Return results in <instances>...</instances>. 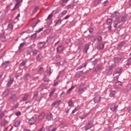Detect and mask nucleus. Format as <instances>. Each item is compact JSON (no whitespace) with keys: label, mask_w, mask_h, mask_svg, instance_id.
Segmentation results:
<instances>
[{"label":"nucleus","mask_w":131,"mask_h":131,"mask_svg":"<svg viewBox=\"0 0 131 131\" xmlns=\"http://www.w3.org/2000/svg\"><path fill=\"white\" fill-rule=\"evenodd\" d=\"M125 18L124 17H119V13L118 12L116 11L113 14L112 16V19H108L106 21L107 24H110L112 21H115V23L114 24V27L115 28H116L117 27V26L118 24H121V23H124L125 22Z\"/></svg>","instance_id":"obj_1"},{"label":"nucleus","mask_w":131,"mask_h":131,"mask_svg":"<svg viewBox=\"0 0 131 131\" xmlns=\"http://www.w3.org/2000/svg\"><path fill=\"white\" fill-rule=\"evenodd\" d=\"M86 86L83 85H81L77 87L75 90V92H76L77 94H79V95H81V94L84 93V91H86Z\"/></svg>","instance_id":"obj_2"},{"label":"nucleus","mask_w":131,"mask_h":131,"mask_svg":"<svg viewBox=\"0 0 131 131\" xmlns=\"http://www.w3.org/2000/svg\"><path fill=\"white\" fill-rule=\"evenodd\" d=\"M25 46H26V42H24L20 44L19 46L18 47V53H22V52L24 51V48L23 47Z\"/></svg>","instance_id":"obj_3"},{"label":"nucleus","mask_w":131,"mask_h":131,"mask_svg":"<svg viewBox=\"0 0 131 131\" xmlns=\"http://www.w3.org/2000/svg\"><path fill=\"white\" fill-rule=\"evenodd\" d=\"M36 121V119H35L34 117H32L29 120V124L30 125H33V124H34L35 123Z\"/></svg>","instance_id":"obj_4"},{"label":"nucleus","mask_w":131,"mask_h":131,"mask_svg":"<svg viewBox=\"0 0 131 131\" xmlns=\"http://www.w3.org/2000/svg\"><path fill=\"white\" fill-rule=\"evenodd\" d=\"M113 69V67H110V68L106 70L105 74L106 75H110L111 73H112V70Z\"/></svg>","instance_id":"obj_5"},{"label":"nucleus","mask_w":131,"mask_h":131,"mask_svg":"<svg viewBox=\"0 0 131 131\" xmlns=\"http://www.w3.org/2000/svg\"><path fill=\"white\" fill-rule=\"evenodd\" d=\"M126 44V42H125V41L120 42L118 46V49L121 50V48H122V47H124V46H125Z\"/></svg>","instance_id":"obj_6"},{"label":"nucleus","mask_w":131,"mask_h":131,"mask_svg":"<svg viewBox=\"0 0 131 131\" xmlns=\"http://www.w3.org/2000/svg\"><path fill=\"white\" fill-rule=\"evenodd\" d=\"M101 101V96L99 95L96 96L94 99V103H99Z\"/></svg>","instance_id":"obj_7"},{"label":"nucleus","mask_w":131,"mask_h":131,"mask_svg":"<svg viewBox=\"0 0 131 131\" xmlns=\"http://www.w3.org/2000/svg\"><path fill=\"white\" fill-rule=\"evenodd\" d=\"M90 115V113H84L81 116H79V118L80 119H84L86 116H89Z\"/></svg>","instance_id":"obj_8"},{"label":"nucleus","mask_w":131,"mask_h":131,"mask_svg":"<svg viewBox=\"0 0 131 131\" xmlns=\"http://www.w3.org/2000/svg\"><path fill=\"white\" fill-rule=\"evenodd\" d=\"M60 103H61V100H56L52 104V106L53 107H55V106H59V105H60Z\"/></svg>","instance_id":"obj_9"},{"label":"nucleus","mask_w":131,"mask_h":131,"mask_svg":"<svg viewBox=\"0 0 131 131\" xmlns=\"http://www.w3.org/2000/svg\"><path fill=\"white\" fill-rule=\"evenodd\" d=\"M63 50H64V47L62 46H60L59 47H57V53H62Z\"/></svg>","instance_id":"obj_10"},{"label":"nucleus","mask_w":131,"mask_h":131,"mask_svg":"<svg viewBox=\"0 0 131 131\" xmlns=\"http://www.w3.org/2000/svg\"><path fill=\"white\" fill-rule=\"evenodd\" d=\"M93 126V124L92 123H89L85 126V130H88V129H90Z\"/></svg>","instance_id":"obj_11"},{"label":"nucleus","mask_w":131,"mask_h":131,"mask_svg":"<svg viewBox=\"0 0 131 131\" xmlns=\"http://www.w3.org/2000/svg\"><path fill=\"white\" fill-rule=\"evenodd\" d=\"M89 49H90V45L89 44H87L85 46L83 52V53H88V51L89 50Z\"/></svg>","instance_id":"obj_12"},{"label":"nucleus","mask_w":131,"mask_h":131,"mask_svg":"<svg viewBox=\"0 0 131 131\" xmlns=\"http://www.w3.org/2000/svg\"><path fill=\"white\" fill-rule=\"evenodd\" d=\"M102 65L99 64L96 67L94 71H95L96 72H98V71H99V70H102Z\"/></svg>","instance_id":"obj_13"},{"label":"nucleus","mask_w":131,"mask_h":131,"mask_svg":"<svg viewBox=\"0 0 131 131\" xmlns=\"http://www.w3.org/2000/svg\"><path fill=\"white\" fill-rule=\"evenodd\" d=\"M8 123H9V122L8 121H7L6 120H3L1 121V124H2V126H6V125L8 124Z\"/></svg>","instance_id":"obj_14"},{"label":"nucleus","mask_w":131,"mask_h":131,"mask_svg":"<svg viewBox=\"0 0 131 131\" xmlns=\"http://www.w3.org/2000/svg\"><path fill=\"white\" fill-rule=\"evenodd\" d=\"M45 47V43L42 42H40L38 44L37 48L38 49H41Z\"/></svg>","instance_id":"obj_15"},{"label":"nucleus","mask_w":131,"mask_h":131,"mask_svg":"<svg viewBox=\"0 0 131 131\" xmlns=\"http://www.w3.org/2000/svg\"><path fill=\"white\" fill-rule=\"evenodd\" d=\"M117 93V92L116 91H113L112 92H111L110 93V97H111V98H113V97H114V96H115V95H116V93Z\"/></svg>","instance_id":"obj_16"},{"label":"nucleus","mask_w":131,"mask_h":131,"mask_svg":"<svg viewBox=\"0 0 131 131\" xmlns=\"http://www.w3.org/2000/svg\"><path fill=\"white\" fill-rule=\"evenodd\" d=\"M45 113H41L39 116H38V119L39 120H41L43 119V118L45 117Z\"/></svg>","instance_id":"obj_17"},{"label":"nucleus","mask_w":131,"mask_h":131,"mask_svg":"<svg viewBox=\"0 0 131 131\" xmlns=\"http://www.w3.org/2000/svg\"><path fill=\"white\" fill-rule=\"evenodd\" d=\"M13 81H14V78H10L9 81H8V82L7 84V86H10V85H11V84L13 83Z\"/></svg>","instance_id":"obj_18"},{"label":"nucleus","mask_w":131,"mask_h":131,"mask_svg":"<svg viewBox=\"0 0 131 131\" xmlns=\"http://www.w3.org/2000/svg\"><path fill=\"white\" fill-rule=\"evenodd\" d=\"M47 120H52L53 119V115L52 114H49L47 116Z\"/></svg>","instance_id":"obj_19"},{"label":"nucleus","mask_w":131,"mask_h":131,"mask_svg":"<svg viewBox=\"0 0 131 131\" xmlns=\"http://www.w3.org/2000/svg\"><path fill=\"white\" fill-rule=\"evenodd\" d=\"M9 90H5V91L2 94V97H7V96L9 95Z\"/></svg>","instance_id":"obj_20"},{"label":"nucleus","mask_w":131,"mask_h":131,"mask_svg":"<svg viewBox=\"0 0 131 131\" xmlns=\"http://www.w3.org/2000/svg\"><path fill=\"white\" fill-rule=\"evenodd\" d=\"M122 86V83L120 82H117L116 83V88L117 89H119V88H121Z\"/></svg>","instance_id":"obj_21"},{"label":"nucleus","mask_w":131,"mask_h":131,"mask_svg":"<svg viewBox=\"0 0 131 131\" xmlns=\"http://www.w3.org/2000/svg\"><path fill=\"white\" fill-rule=\"evenodd\" d=\"M20 123H21V121H20V120L16 121L14 123V126L15 127H18V126L20 125Z\"/></svg>","instance_id":"obj_22"},{"label":"nucleus","mask_w":131,"mask_h":131,"mask_svg":"<svg viewBox=\"0 0 131 131\" xmlns=\"http://www.w3.org/2000/svg\"><path fill=\"white\" fill-rule=\"evenodd\" d=\"M62 21H63V19L61 18L58 19L57 22L56 23L55 26H56V25H60V24L62 23Z\"/></svg>","instance_id":"obj_23"},{"label":"nucleus","mask_w":131,"mask_h":131,"mask_svg":"<svg viewBox=\"0 0 131 131\" xmlns=\"http://www.w3.org/2000/svg\"><path fill=\"white\" fill-rule=\"evenodd\" d=\"M73 89H74V86H72V87L70 89L67 90L66 92V95H68V94H70V93L72 92V90H73Z\"/></svg>","instance_id":"obj_24"},{"label":"nucleus","mask_w":131,"mask_h":131,"mask_svg":"<svg viewBox=\"0 0 131 131\" xmlns=\"http://www.w3.org/2000/svg\"><path fill=\"white\" fill-rule=\"evenodd\" d=\"M121 58L119 57H116L114 59V61L115 63H119V62H121Z\"/></svg>","instance_id":"obj_25"},{"label":"nucleus","mask_w":131,"mask_h":131,"mask_svg":"<svg viewBox=\"0 0 131 131\" xmlns=\"http://www.w3.org/2000/svg\"><path fill=\"white\" fill-rule=\"evenodd\" d=\"M41 59H42V55L41 54H39L36 57L37 61H40Z\"/></svg>","instance_id":"obj_26"},{"label":"nucleus","mask_w":131,"mask_h":131,"mask_svg":"<svg viewBox=\"0 0 131 131\" xmlns=\"http://www.w3.org/2000/svg\"><path fill=\"white\" fill-rule=\"evenodd\" d=\"M28 97H29V95H28V94L25 95L24 97L23 98V100L26 101V99H28Z\"/></svg>","instance_id":"obj_27"},{"label":"nucleus","mask_w":131,"mask_h":131,"mask_svg":"<svg viewBox=\"0 0 131 131\" xmlns=\"http://www.w3.org/2000/svg\"><path fill=\"white\" fill-rule=\"evenodd\" d=\"M38 22H39V21H37L34 22V23L32 24V27L33 28H34V27H35V26H36V25H37V23H38Z\"/></svg>","instance_id":"obj_28"},{"label":"nucleus","mask_w":131,"mask_h":131,"mask_svg":"<svg viewBox=\"0 0 131 131\" xmlns=\"http://www.w3.org/2000/svg\"><path fill=\"white\" fill-rule=\"evenodd\" d=\"M20 5V2H18L15 6L13 10H17L19 8V6Z\"/></svg>","instance_id":"obj_29"},{"label":"nucleus","mask_w":131,"mask_h":131,"mask_svg":"<svg viewBox=\"0 0 131 131\" xmlns=\"http://www.w3.org/2000/svg\"><path fill=\"white\" fill-rule=\"evenodd\" d=\"M8 29H9V30H12V29H13V25L12 24H9L8 25Z\"/></svg>","instance_id":"obj_30"},{"label":"nucleus","mask_w":131,"mask_h":131,"mask_svg":"<svg viewBox=\"0 0 131 131\" xmlns=\"http://www.w3.org/2000/svg\"><path fill=\"white\" fill-rule=\"evenodd\" d=\"M56 91L55 89H52L51 90V92L50 93L49 96L50 97H52V96H53L54 95V93H55V91Z\"/></svg>","instance_id":"obj_31"},{"label":"nucleus","mask_w":131,"mask_h":131,"mask_svg":"<svg viewBox=\"0 0 131 131\" xmlns=\"http://www.w3.org/2000/svg\"><path fill=\"white\" fill-rule=\"evenodd\" d=\"M66 95H67V94H66V93L65 92H62L61 93L60 97V98H64V97H65L66 96Z\"/></svg>","instance_id":"obj_32"},{"label":"nucleus","mask_w":131,"mask_h":131,"mask_svg":"<svg viewBox=\"0 0 131 131\" xmlns=\"http://www.w3.org/2000/svg\"><path fill=\"white\" fill-rule=\"evenodd\" d=\"M122 71V69L121 68H118L116 70L117 73H120Z\"/></svg>","instance_id":"obj_33"},{"label":"nucleus","mask_w":131,"mask_h":131,"mask_svg":"<svg viewBox=\"0 0 131 131\" xmlns=\"http://www.w3.org/2000/svg\"><path fill=\"white\" fill-rule=\"evenodd\" d=\"M86 62L82 64L81 66L79 67V69H81L82 68H83V67H85V66H86Z\"/></svg>","instance_id":"obj_34"},{"label":"nucleus","mask_w":131,"mask_h":131,"mask_svg":"<svg viewBox=\"0 0 131 131\" xmlns=\"http://www.w3.org/2000/svg\"><path fill=\"white\" fill-rule=\"evenodd\" d=\"M74 104V101L73 100H70L68 102L69 106H72Z\"/></svg>","instance_id":"obj_35"},{"label":"nucleus","mask_w":131,"mask_h":131,"mask_svg":"<svg viewBox=\"0 0 131 131\" xmlns=\"http://www.w3.org/2000/svg\"><path fill=\"white\" fill-rule=\"evenodd\" d=\"M6 17V13H3L1 16V19L0 20L2 21L3 20V18H5Z\"/></svg>","instance_id":"obj_36"},{"label":"nucleus","mask_w":131,"mask_h":131,"mask_svg":"<svg viewBox=\"0 0 131 131\" xmlns=\"http://www.w3.org/2000/svg\"><path fill=\"white\" fill-rule=\"evenodd\" d=\"M38 53V51L37 50H34L33 51V56H36Z\"/></svg>","instance_id":"obj_37"},{"label":"nucleus","mask_w":131,"mask_h":131,"mask_svg":"<svg viewBox=\"0 0 131 131\" xmlns=\"http://www.w3.org/2000/svg\"><path fill=\"white\" fill-rule=\"evenodd\" d=\"M107 5H108V0H106L103 3H102V6L103 7H106V6H107Z\"/></svg>","instance_id":"obj_38"},{"label":"nucleus","mask_w":131,"mask_h":131,"mask_svg":"<svg viewBox=\"0 0 131 131\" xmlns=\"http://www.w3.org/2000/svg\"><path fill=\"white\" fill-rule=\"evenodd\" d=\"M103 40V38H102V36H98L97 37V40L98 41L101 42Z\"/></svg>","instance_id":"obj_39"},{"label":"nucleus","mask_w":131,"mask_h":131,"mask_svg":"<svg viewBox=\"0 0 131 131\" xmlns=\"http://www.w3.org/2000/svg\"><path fill=\"white\" fill-rule=\"evenodd\" d=\"M110 109L112 111H115L117 109V106H115L114 107H111Z\"/></svg>","instance_id":"obj_40"},{"label":"nucleus","mask_w":131,"mask_h":131,"mask_svg":"<svg viewBox=\"0 0 131 131\" xmlns=\"http://www.w3.org/2000/svg\"><path fill=\"white\" fill-rule=\"evenodd\" d=\"M30 78V75L27 74L25 77V79L27 80V79H29Z\"/></svg>","instance_id":"obj_41"},{"label":"nucleus","mask_w":131,"mask_h":131,"mask_svg":"<svg viewBox=\"0 0 131 131\" xmlns=\"http://www.w3.org/2000/svg\"><path fill=\"white\" fill-rule=\"evenodd\" d=\"M78 108L77 107H76L72 112V114H74L75 112H76V111H78Z\"/></svg>","instance_id":"obj_42"},{"label":"nucleus","mask_w":131,"mask_h":131,"mask_svg":"<svg viewBox=\"0 0 131 131\" xmlns=\"http://www.w3.org/2000/svg\"><path fill=\"white\" fill-rule=\"evenodd\" d=\"M97 63H98V60H95L92 62V65H93V66H95V65H96Z\"/></svg>","instance_id":"obj_43"},{"label":"nucleus","mask_w":131,"mask_h":131,"mask_svg":"<svg viewBox=\"0 0 131 131\" xmlns=\"http://www.w3.org/2000/svg\"><path fill=\"white\" fill-rule=\"evenodd\" d=\"M43 71V68H40L39 70L38 71V72L39 73H41Z\"/></svg>","instance_id":"obj_44"},{"label":"nucleus","mask_w":131,"mask_h":131,"mask_svg":"<svg viewBox=\"0 0 131 131\" xmlns=\"http://www.w3.org/2000/svg\"><path fill=\"white\" fill-rule=\"evenodd\" d=\"M1 40L2 41H6V40H7V38H6V37H1Z\"/></svg>","instance_id":"obj_45"},{"label":"nucleus","mask_w":131,"mask_h":131,"mask_svg":"<svg viewBox=\"0 0 131 131\" xmlns=\"http://www.w3.org/2000/svg\"><path fill=\"white\" fill-rule=\"evenodd\" d=\"M15 115H16V116H20V115H21V112H17L15 113Z\"/></svg>","instance_id":"obj_46"},{"label":"nucleus","mask_w":131,"mask_h":131,"mask_svg":"<svg viewBox=\"0 0 131 131\" xmlns=\"http://www.w3.org/2000/svg\"><path fill=\"white\" fill-rule=\"evenodd\" d=\"M5 116V114L4 113H2L0 114V119H2Z\"/></svg>","instance_id":"obj_47"},{"label":"nucleus","mask_w":131,"mask_h":131,"mask_svg":"<svg viewBox=\"0 0 131 131\" xmlns=\"http://www.w3.org/2000/svg\"><path fill=\"white\" fill-rule=\"evenodd\" d=\"M62 15H66L67 14V10H64L61 12Z\"/></svg>","instance_id":"obj_48"},{"label":"nucleus","mask_w":131,"mask_h":131,"mask_svg":"<svg viewBox=\"0 0 131 131\" xmlns=\"http://www.w3.org/2000/svg\"><path fill=\"white\" fill-rule=\"evenodd\" d=\"M52 17H53V14H51L48 15L47 19H48V20H50V19H51Z\"/></svg>","instance_id":"obj_49"},{"label":"nucleus","mask_w":131,"mask_h":131,"mask_svg":"<svg viewBox=\"0 0 131 131\" xmlns=\"http://www.w3.org/2000/svg\"><path fill=\"white\" fill-rule=\"evenodd\" d=\"M99 48L101 50L104 49V45L101 44L99 45Z\"/></svg>","instance_id":"obj_50"},{"label":"nucleus","mask_w":131,"mask_h":131,"mask_svg":"<svg viewBox=\"0 0 131 131\" xmlns=\"http://www.w3.org/2000/svg\"><path fill=\"white\" fill-rule=\"evenodd\" d=\"M32 38H35L36 37V33L33 34L31 35Z\"/></svg>","instance_id":"obj_51"},{"label":"nucleus","mask_w":131,"mask_h":131,"mask_svg":"<svg viewBox=\"0 0 131 131\" xmlns=\"http://www.w3.org/2000/svg\"><path fill=\"white\" fill-rule=\"evenodd\" d=\"M70 17V15H67L63 19L64 20H67V19H68V18H69Z\"/></svg>","instance_id":"obj_52"},{"label":"nucleus","mask_w":131,"mask_h":131,"mask_svg":"<svg viewBox=\"0 0 131 131\" xmlns=\"http://www.w3.org/2000/svg\"><path fill=\"white\" fill-rule=\"evenodd\" d=\"M130 64H131L130 62H129V61L128 60V61L126 63V66H129V65H130Z\"/></svg>","instance_id":"obj_53"},{"label":"nucleus","mask_w":131,"mask_h":131,"mask_svg":"<svg viewBox=\"0 0 131 131\" xmlns=\"http://www.w3.org/2000/svg\"><path fill=\"white\" fill-rule=\"evenodd\" d=\"M19 17H20V13H19L17 16L15 18L16 20L18 19L19 18Z\"/></svg>","instance_id":"obj_54"},{"label":"nucleus","mask_w":131,"mask_h":131,"mask_svg":"<svg viewBox=\"0 0 131 131\" xmlns=\"http://www.w3.org/2000/svg\"><path fill=\"white\" fill-rule=\"evenodd\" d=\"M44 131H51L50 130V128H49V127H46Z\"/></svg>","instance_id":"obj_55"},{"label":"nucleus","mask_w":131,"mask_h":131,"mask_svg":"<svg viewBox=\"0 0 131 131\" xmlns=\"http://www.w3.org/2000/svg\"><path fill=\"white\" fill-rule=\"evenodd\" d=\"M37 92H35L33 98L34 99V98H35V97H37Z\"/></svg>","instance_id":"obj_56"},{"label":"nucleus","mask_w":131,"mask_h":131,"mask_svg":"<svg viewBox=\"0 0 131 131\" xmlns=\"http://www.w3.org/2000/svg\"><path fill=\"white\" fill-rule=\"evenodd\" d=\"M42 29H43V28H40L39 30L37 31V32H40V31H42Z\"/></svg>","instance_id":"obj_57"},{"label":"nucleus","mask_w":131,"mask_h":131,"mask_svg":"<svg viewBox=\"0 0 131 131\" xmlns=\"http://www.w3.org/2000/svg\"><path fill=\"white\" fill-rule=\"evenodd\" d=\"M20 75H21V73H17V74H16V78L18 77V76H20Z\"/></svg>","instance_id":"obj_58"},{"label":"nucleus","mask_w":131,"mask_h":131,"mask_svg":"<svg viewBox=\"0 0 131 131\" xmlns=\"http://www.w3.org/2000/svg\"><path fill=\"white\" fill-rule=\"evenodd\" d=\"M101 2V0H96L95 1V3H97V4H99Z\"/></svg>","instance_id":"obj_59"},{"label":"nucleus","mask_w":131,"mask_h":131,"mask_svg":"<svg viewBox=\"0 0 131 131\" xmlns=\"http://www.w3.org/2000/svg\"><path fill=\"white\" fill-rule=\"evenodd\" d=\"M25 64H26V62H25V61H23L21 63V65H25Z\"/></svg>","instance_id":"obj_60"},{"label":"nucleus","mask_w":131,"mask_h":131,"mask_svg":"<svg viewBox=\"0 0 131 131\" xmlns=\"http://www.w3.org/2000/svg\"><path fill=\"white\" fill-rule=\"evenodd\" d=\"M60 58H61V56H60V55L56 56V59H60Z\"/></svg>","instance_id":"obj_61"},{"label":"nucleus","mask_w":131,"mask_h":131,"mask_svg":"<svg viewBox=\"0 0 131 131\" xmlns=\"http://www.w3.org/2000/svg\"><path fill=\"white\" fill-rule=\"evenodd\" d=\"M66 2H63V3H61V6H65V5H66Z\"/></svg>","instance_id":"obj_62"},{"label":"nucleus","mask_w":131,"mask_h":131,"mask_svg":"<svg viewBox=\"0 0 131 131\" xmlns=\"http://www.w3.org/2000/svg\"><path fill=\"white\" fill-rule=\"evenodd\" d=\"M93 31H94V29H91L90 30H89V32L91 33L93 32Z\"/></svg>","instance_id":"obj_63"},{"label":"nucleus","mask_w":131,"mask_h":131,"mask_svg":"<svg viewBox=\"0 0 131 131\" xmlns=\"http://www.w3.org/2000/svg\"><path fill=\"white\" fill-rule=\"evenodd\" d=\"M129 6H131V0H128Z\"/></svg>","instance_id":"obj_64"}]
</instances>
